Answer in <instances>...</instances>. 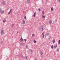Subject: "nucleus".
I'll use <instances>...</instances> for the list:
<instances>
[{"label":"nucleus","instance_id":"nucleus-1","mask_svg":"<svg viewBox=\"0 0 60 60\" xmlns=\"http://www.w3.org/2000/svg\"><path fill=\"white\" fill-rule=\"evenodd\" d=\"M4 31L3 30H1L0 31V34L1 35L4 34Z\"/></svg>","mask_w":60,"mask_h":60},{"label":"nucleus","instance_id":"nucleus-2","mask_svg":"<svg viewBox=\"0 0 60 60\" xmlns=\"http://www.w3.org/2000/svg\"><path fill=\"white\" fill-rule=\"evenodd\" d=\"M30 1L29 0H27L26 1V3L27 4H30Z\"/></svg>","mask_w":60,"mask_h":60},{"label":"nucleus","instance_id":"nucleus-3","mask_svg":"<svg viewBox=\"0 0 60 60\" xmlns=\"http://www.w3.org/2000/svg\"><path fill=\"white\" fill-rule=\"evenodd\" d=\"M56 51L57 52H59V48H58L56 49Z\"/></svg>","mask_w":60,"mask_h":60},{"label":"nucleus","instance_id":"nucleus-4","mask_svg":"<svg viewBox=\"0 0 60 60\" xmlns=\"http://www.w3.org/2000/svg\"><path fill=\"white\" fill-rule=\"evenodd\" d=\"M22 22H23V24H25V21L24 20H23L22 21Z\"/></svg>","mask_w":60,"mask_h":60},{"label":"nucleus","instance_id":"nucleus-5","mask_svg":"<svg viewBox=\"0 0 60 60\" xmlns=\"http://www.w3.org/2000/svg\"><path fill=\"white\" fill-rule=\"evenodd\" d=\"M57 47V44H56L54 46V48L55 49Z\"/></svg>","mask_w":60,"mask_h":60},{"label":"nucleus","instance_id":"nucleus-6","mask_svg":"<svg viewBox=\"0 0 60 60\" xmlns=\"http://www.w3.org/2000/svg\"><path fill=\"white\" fill-rule=\"evenodd\" d=\"M2 4H3V5H5V1H3Z\"/></svg>","mask_w":60,"mask_h":60},{"label":"nucleus","instance_id":"nucleus-7","mask_svg":"<svg viewBox=\"0 0 60 60\" xmlns=\"http://www.w3.org/2000/svg\"><path fill=\"white\" fill-rule=\"evenodd\" d=\"M52 20H50V21H49V24H52Z\"/></svg>","mask_w":60,"mask_h":60},{"label":"nucleus","instance_id":"nucleus-8","mask_svg":"<svg viewBox=\"0 0 60 60\" xmlns=\"http://www.w3.org/2000/svg\"><path fill=\"white\" fill-rule=\"evenodd\" d=\"M20 40L21 41H20L21 42H22V41H23V39L22 38H21V39H20Z\"/></svg>","mask_w":60,"mask_h":60},{"label":"nucleus","instance_id":"nucleus-9","mask_svg":"<svg viewBox=\"0 0 60 60\" xmlns=\"http://www.w3.org/2000/svg\"><path fill=\"white\" fill-rule=\"evenodd\" d=\"M6 20L5 19L3 20V22H6Z\"/></svg>","mask_w":60,"mask_h":60},{"label":"nucleus","instance_id":"nucleus-10","mask_svg":"<svg viewBox=\"0 0 60 60\" xmlns=\"http://www.w3.org/2000/svg\"><path fill=\"white\" fill-rule=\"evenodd\" d=\"M49 34L47 33L45 34V35L46 36H48L49 35Z\"/></svg>","mask_w":60,"mask_h":60},{"label":"nucleus","instance_id":"nucleus-11","mask_svg":"<svg viewBox=\"0 0 60 60\" xmlns=\"http://www.w3.org/2000/svg\"><path fill=\"white\" fill-rule=\"evenodd\" d=\"M44 33L43 32L42 33V35H43V37H42V38H44V34H44Z\"/></svg>","mask_w":60,"mask_h":60},{"label":"nucleus","instance_id":"nucleus-12","mask_svg":"<svg viewBox=\"0 0 60 60\" xmlns=\"http://www.w3.org/2000/svg\"><path fill=\"white\" fill-rule=\"evenodd\" d=\"M55 40H52V42L53 43H55Z\"/></svg>","mask_w":60,"mask_h":60},{"label":"nucleus","instance_id":"nucleus-13","mask_svg":"<svg viewBox=\"0 0 60 60\" xmlns=\"http://www.w3.org/2000/svg\"><path fill=\"white\" fill-rule=\"evenodd\" d=\"M35 14H36V13H34L33 15V17H34V18L35 17Z\"/></svg>","mask_w":60,"mask_h":60},{"label":"nucleus","instance_id":"nucleus-14","mask_svg":"<svg viewBox=\"0 0 60 60\" xmlns=\"http://www.w3.org/2000/svg\"><path fill=\"white\" fill-rule=\"evenodd\" d=\"M53 7H52V8H51V11H53Z\"/></svg>","mask_w":60,"mask_h":60},{"label":"nucleus","instance_id":"nucleus-15","mask_svg":"<svg viewBox=\"0 0 60 60\" xmlns=\"http://www.w3.org/2000/svg\"><path fill=\"white\" fill-rule=\"evenodd\" d=\"M4 13V10L1 11V13L3 14Z\"/></svg>","mask_w":60,"mask_h":60},{"label":"nucleus","instance_id":"nucleus-16","mask_svg":"<svg viewBox=\"0 0 60 60\" xmlns=\"http://www.w3.org/2000/svg\"><path fill=\"white\" fill-rule=\"evenodd\" d=\"M43 54V53H42V52H40V55H42V54Z\"/></svg>","mask_w":60,"mask_h":60},{"label":"nucleus","instance_id":"nucleus-17","mask_svg":"<svg viewBox=\"0 0 60 60\" xmlns=\"http://www.w3.org/2000/svg\"><path fill=\"white\" fill-rule=\"evenodd\" d=\"M41 30L42 31H43V27L41 28Z\"/></svg>","mask_w":60,"mask_h":60},{"label":"nucleus","instance_id":"nucleus-18","mask_svg":"<svg viewBox=\"0 0 60 60\" xmlns=\"http://www.w3.org/2000/svg\"><path fill=\"white\" fill-rule=\"evenodd\" d=\"M60 40H59V41L58 42V44H60Z\"/></svg>","mask_w":60,"mask_h":60},{"label":"nucleus","instance_id":"nucleus-19","mask_svg":"<svg viewBox=\"0 0 60 60\" xmlns=\"http://www.w3.org/2000/svg\"><path fill=\"white\" fill-rule=\"evenodd\" d=\"M42 14H44V11H42Z\"/></svg>","mask_w":60,"mask_h":60},{"label":"nucleus","instance_id":"nucleus-20","mask_svg":"<svg viewBox=\"0 0 60 60\" xmlns=\"http://www.w3.org/2000/svg\"><path fill=\"white\" fill-rule=\"evenodd\" d=\"M48 39H50V36H49L48 37Z\"/></svg>","mask_w":60,"mask_h":60},{"label":"nucleus","instance_id":"nucleus-21","mask_svg":"<svg viewBox=\"0 0 60 60\" xmlns=\"http://www.w3.org/2000/svg\"><path fill=\"white\" fill-rule=\"evenodd\" d=\"M25 58L26 59H27V56H25Z\"/></svg>","mask_w":60,"mask_h":60},{"label":"nucleus","instance_id":"nucleus-22","mask_svg":"<svg viewBox=\"0 0 60 60\" xmlns=\"http://www.w3.org/2000/svg\"><path fill=\"white\" fill-rule=\"evenodd\" d=\"M26 49H28V46H26Z\"/></svg>","mask_w":60,"mask_h":60},{"label":"nucleus","instance_id":"nucleus-23","mask_svg":"<svg viewBox=\"0 0 60 60\" xmlns=\"http://www.w3.org/2000/svg\"><path fill=\"white\" fill-rule=\"evenodd\" d=\"M42 44L43 45H44L45 44V42L43 43H42Z\"/></svg>","mask_w":60,"mask_h":60},{"label":"nucleus","instance_id":"nucleus-24","mask_svg":"<svg viewBox=\"0 0 60 60\" xmlns=\"http://www.w3.org/2000/svg\"><path fill=\"white\" fill-rule=\"evenodd\" d=\"M51 47L52 49L53 48V45H52L51 46Z\"/></svg>","mask_w":60,"mask_h":60},{"label":"nucleus","instance_id":"nucleus-25","mask_svg":"<svg viewBox=\"0 0 60 60\" xmlns=\"http://www.w3.org/2000/svg\"><path fill=\"white\" fill-rule=\"evenodd\" d=\"M34 42L35 43H36V41H35V40H34Z\"/></svg>","mask_w":60,"mask_h":60},{"label":"nucleus","instance_id":"nucleus-26","mask_svg":"<svg viewBox=\"0 0 60 60\" xmlns=\"http://www.w3.org/2000/svg\"><path fill=\"white\" fill-rule=\"evenodd\" d=\"M42 18H45V16H44L43 15H42Z\"/></svg>","mask_w":60,"mask_h":60},{"label":"nucleus","instance_id":"nucleus-27","mask_svg":"<svg viewBox=\"0 0 60 60\" xmlns=\"http://www.w3.org/2000/svg\"><path fill=\"white\" fill-rule=\"evenodd\" d=\"M22 58H24V56L23 55H22V57H21Z\"/></svg>","mask_w":60,"mask_h":60},{"label":"nucleus","instance_id":"nucleus-28","mask_svg":"<svg viewBox=\"0 0 60 60\" xmlns=\"http://www.w3.org/2000/svg\"><path fill=\"white\" fill-rule=\"evenodd\" d=\"M1 44H2V43H3V42H3V41H1Z\"/></svg>","mask_w":60,"mask_h":60},{"label":"nucleus","instance_id":"nucleus-29","mask_svg":"<svg viewBox=\"0 0 60 60\" xmlns=\"http://www.w3.org/2000/svg\"><path fill=\"white\" fill-rule=\"evenodd\" d=\"M24 18L26 19V16H25L24 17Z\"/></svg>","mask_w":60,"mask_h":60},{"label":"nucleus","instance_id":"nucleus-30","mask_svg":"<svg viewBox=\"0 0 60 60\" xmlns=\"http://www.w3.org/2000/svg\"><path fill=\"white\" fill-rule=\"evenodd\" d=\"M11 9L9 11V12H11Z\"/></svg>","mask_w":60,"mask_h":60},{"label":"nucleus","instance_id":"nucleus-31","mask_svg":"<svg viewBox=\"0 0 60 60\" xmlns=\"http://www.w3.org/2000/svg\"><path fill=\"white\" fill-rule=\"evenodd\" d=\"M41 11V9H40L39 8L38 9V11Z\"/></svg>","mask_w":60,"mask_h":60},{"label":"nucleus","instance_id":"nucleus-32","mask_svg":"<svg viewBox=\"0 0 60 60\" xmlns=\"http://www.w3.org/2000/svg\"><path fill=\"white\" fill-rule=\"evenodd\" d=\"M30 52H32V49H30Z\"/></svg>","mask_w":60,"mask_h":60},{"label":"nucleus","instance_id":"nucleus-33","mask_svg":"<svg viewBox=\"0 0 60 60\" xmlns=\"http://www.w3.org/2000/svg\"><path fill=\"white\" fill-rule=\"evenodd\" d=\"M1 8H0V12H1Z\"/></svg>","mask_w":60,"mask_h":60},{"label":"nucleus","instance_id":"nucleus-34","mask_svg":"<svg viewBox=\"0 0 60 60\" xmlns=\"http://www.w3.org/2000/svg\"><path fill=\"white\" fill-rule=\"evenodd\" d=\"M34 34H32V37H34Z\"/></svg>","mask_w":60,"mask_h":60},{"label":"nucleus","instance_id":"nucleus-35","mask_svg":"<svg viewBox=\"0 0 60 60\" xmlns=\"http://www.w3.org/2000/svg\"><path fill=\"white\" fill-rule=\"evenodd\" d=\"M24 41H25V42H26V39H25Z\"/></svg>","mask_w":60,"mask_h":60},{"label":"nucleus","instance_id":"nucleus-36","mask_svg":"<svg viewBox=\"0 0 60 60\" xmlns=\"http://www.w3.org/2000/svg\"><path fill=\"white\" fill-rule=\"evenodd\" d=\"M10 13H11V12H8V14H10Z\"/></svg>","mask_w":60,"mask_h":60},{"label":"nucleus","instance_id":"nucleus-37","mask_svg":"<svg viewBox=\"0 0 60 60\" xmlns=\"http://www.w3.org/2000/svg\"><path fill=\"white\" fill-rule=\"evenodd\" d=\"M39 29H40V30H41V28L40 27L39 28Z\"/></svg>","mask_w":60,"mask_h":60},{"label":"nucleus","instance_id":"nucleus-38","mask_svg":"<svg viewBox=\"0 0 60 60\" xmlns=\"http://www.w3.org/2000/svg\"><path fill=\"white\" fill-rule=\"evenodd\" d=\"M59 2H60V0H58Z\"/></svg>","mask_w":60,"mask_h":60},{"label":"nucleus","instance_id":"nucleus-39","mask_svg":"<svg viewBox=\"0 0 60 60\" xmlns=\"http://www.w3.org/2000/svg\"><path fill=\"white\" fill-rule=\"evenodd\" d=\"M12 25H13H13H14V24H13Z\"/></svg>","mask_w":60,"mask_h":60},{"label":"nucleus","instance_id":"nucleus-40","mask_svg":"<svg viewBox=\"0 0 60 60\" xmlns=\"http://www.w3.org/2000/svg\"><path fill=\"white\" fill-rule=\"evenodd\" d=\"M18 32H17V33L18 34Z\"/></svg>","mask_w":60,"mask_h":60},{"label":"nucleus","instance_id":"nucleus-41","mask_svg":"<svg viewBox=\"0 0 60 60\" xmlns=\"http://www.w3.org/2000/svg\"><path fill=\"white\" fill-rule=\"evenodd\" d=\"M13 26V25H12V27Z\"/></svg>","mask_w":60,"mask_h":60},{"label":"nucleus","instance_id":"nucleus-42","mask_svg":"<svg viewBox=\"0 0 60 60\" xmlns=\"http://www.w3.org/2000/svg\"><path fill=\"white\" fill-rule=\"evenodd\" d=\"M35 60H36V59H35Z\"/></svg>","mask_w":60,"mask_h":60},{"label":"nucleus","instance_id":"nucleus-43","mask_svg":"<svg viewBox=\"0 0 60 60\" xmlns=\"http://www.w3.org/2000/svg\"><path fill=\"white\" fill-rule=\"evenodd\" d=\"M46 1L47 2V0H46Z\"/></svg>","mask_w":60,"mask_h":60}]
</instances>
